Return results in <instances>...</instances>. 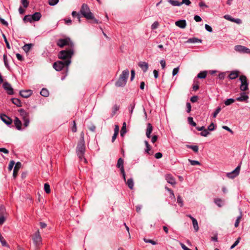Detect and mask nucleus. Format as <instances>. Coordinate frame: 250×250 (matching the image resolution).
<instances>
[{"mask_svg": "<svg viewBox=\"0 0 250 250\" xmlns=\"http://www.w3.org/2000/svg\"><path fill=\"white\" fill-rule=\"evenodd\" d=\"M81 14L87 20H93L94 22L98 23L97 20L95 19L93 14L90 12L88 5L86 4H83L82 6L81 10Z\"/></svg>", "mask_w": 250, "mask_h": 250, "instance_id": "nucleus-1", "label": "nucleus"}, {"mask_svg": "<svg viewBox=\"0 0 250 250\" xmlns=\"http://www.w3.org/2000/svg\"><path fill=\"white\" fill-rule=\"evenodd\" d=\"M73 47H70L68 49L62 50L58 53V58L63 61H71V59L73 55Z\"/></svg>", "mask_w": 250, "mask_h": 250, "instance_id": "nucleus-2", "label": "nucleus"}, {"mask_svg": "<svg viewBox=\"0 0 250 250\" xmlns=\"http://www.w3.org/2000/svg\"><path fill=\"white\" fill-rule=\"evenodd\" d=\"M129 76V71L128 69L124 70L120 75L119 79L115 83L117 87H124L126 83L127 80Z\"/></svg>", "mask_w": 250, "mask_h": 250, "instance_id": "nucleus-3", "label": "nucleus"}, {"mask_svg": "<svg viewBox=\"0 0 250 250\" xmlns=\"http://www.w3.org/2000/svg\"><path fill=\"white\" fill-rule=\"evenodd\" d=\"M85 150V142L84 139V133L82 132L80 134V139L76 148L77 154H84Z\"/></svg>", "mask_w": 250, "mask_h": 250, "instance_id": "nucleus-4", "label": "nucleus"}, {"mask_svg": "<svg viewBox=\"0 0 250 250\" xmlns=\"http://www.w3.org/2000/svg\"><path fill=\"white\" fill-rule=\"evenodd\" d=\"M71 63V61H58L55 62L53 64V68L57 71H61L63 68L66 67L68 70V67Z\"/></svg>", "mask_w": 250, "mask_h": 250, "instance_id": "nucleus-5", "label": "nucleus"}, {"mask_svg": "<svg viewBox=\"0 0 250 250\" xmlns=\"http://www.w3.org/2000/svg\"><path fill=\"white\" fill-rule=\"evenodd\" d=\"M20 113V116L23 122V126L27 127L30 123V115L29 113L26 112L23 109H20L18 110Z\"/></svg>", "mask_w": 250, "mask_h": 250, "instance_id": "nucleus-6", "label": "nucleus"}, {"mask_svg": "<svg viewBox=\"0 0 250 250\" xmlns=\"http://www.w3.org/2000/svg\"><path fill=\"white\" fill-rule=\"evenodd\" d=\"M56 44L61 48L66 45L69 46V48L74 47V44L69 38L60 39L57 41Z\"/></svg>", "mask_w": 250, "mask_h": 250, "instance_id": "nucleus-7", "label": "nucleus"}, {"mask_svg": "<svg viewBox=\"0 0 250 250\" xmlns=\"http://www.w3.org/2000/svg\"><path fill=\"white\" fill-rule=\"evenodd\" d=\"M33 241L35 247H40L42 245V238L39 230L35 233L33 237Z\"/></svg>", "mask_w": 250, "mask_h": 250, "instance_id": "nucleus-8", "label": "nucleus"}, {"mask_svg": "<svg viewBox=\"0 0 250 250\" xmlns=\"http://www.w3.org/2000/svg\"><path fill=\"white\" fill-rule=\"evenodd\" d=\"M240 80L241 83V84L240 85V89L241 91H245L248 89V85L249 83L247 81V78L245 75H241L240 77Z\"/></svg>", "mask_w": 250, "mask_h": 250, "instance_id": "nucleus-9", "label": "nucleus"}, {"mask_svg": "<svg viewBox=\"0 0 250 250\" xmlns=\"http://www.w3.org/2000/svg\"><path fill=\"white\" fill-rule=\"evenodd\" d=\"M240 170V166H238L232 171L228 173L227 176L230 179H233L238 175Z\"/></svg>", "mask_w": 250, "mask_h": 250, "instance_id": "nucleus-10", "label": "nucleus"}, {"mask_svg": "<svg viewBox=\"0 0 250 250\" xmlns=\"http://www.w3.org/2000/svg\"><path fill=\"white\" fill-rule=\"evenodd\" d=\"M117 167L120 168L121 172L123 175V177L125 180V174L124 167V160L122 158H120L118 159L117 164Z\"/></svg>", "mask_w": 250, "mask_h": 250, "instance_id": "nucleus-11", "label": "nucleus"}, {"mask_svg": "<svg viewBox=\"0 0 250 250\" xmlns=\"http://www.w3.org/2000/svg\"><path fill=\"white\" fill-rule=\"evenodd\" d=\"M234 49L236 51L240 53H246L250 54V49L244 46L237 45L235 46Z\"/></svg>", "mask_w": 250, "mask_h": 250, "instance_id": "nucleus-12", "label": "nucleus"}, {"mask_svg": "<svg viewBox=\"0 0 250 250\" xmlns=\"http://www.w3.org/2000/svg\"><path fill=\"white\" fill-rule=\"evenodd\" d=\"M3 88L6 91L9 95H13L14 94L13 89L10 83L7 82H4L3 84Z\"/></svg>", "mask_w": 250, "mask_h": 250, "instance_id": "nucleus-13", "label": "nucleus"}, {"mask_svg": "<svg viewBox=\"0 0 250 250\" xmlns=\"http://www.w3.org/2000/svg\"><path fill=\"white\" fill-rule=\"evenodd\" d=\"M165 179L172 186H174L176 184V181L174 178L170 174H167L165 175Z\"/></svg>", "mask_w": 250, "mask_h": 250, "instance_id": "nucleus-14", "label": "nucleus"}, {"mask_svg": "<svg viewBox=\"0 0 250 250\" xmlns=\"http://www.w3.org/2000/svg\"><path fill=\"white\" fill-rule=\"evenodd\" d=\"M0 119L7 125H11L12 122V119L5 114H1Z\"/></svg>", "mask_w": 250, "mask_h": 250, "instance_id": "nucleus-15", "label": "nucleus"}, {"mask_svg": "<svg viewBox=\"0 0 250 250\" xmlns=\"http://www.w3.org/2000/svg\"><path fill=\"white\" fill-rule=\"evenodd\" d=\"M32 94V91L31 90H21L20 92V95L23 98H28Z\"/></svg>", "mask_w": 250, "mask_h": 250, "instance_id": "nucleus-16", "label": "nucleus"}, {"mask_svg": "<svg viewBox=\"0 0 250 250\" xmlns=\"http://www.w3.org/2000/svg\"><path fill=\"white\" fill-rule=\"evenodd\" d=\"M139 66L142 69L144 72H146L148 68V64L145 62H140L138 63Z\"/></svg>", "mask_w": 250, "mask_h": 250, "instance_id": "nucleus-17", "label": "nucleus"}, {"mask_svg": "<svg viewBox=\"0 0 250 250\" xmlns=\"http://www.w3.org/2000/svg\"><path fill=\"white\" fill-rule=\"evenodd\" d=\"M249 99V96L246 94L245 92H242L240 94V96L237 97L236 100L240 102L246 101Z\"/></svg>", "mask_w": 250, "mask_h": 250, "instance_id": "nucleus-18", "label": "nucleus"}, {"mask_svg": "<svg viewBox=\"0 0 250 250\" xmlns=\"http://www.w3.org/2000/svg\"><path fill=\"white\" fill-rule=\"evenodd\" d=\"M21 163L20 162H17L14 167L13 176L14 177H16L18 174V172L20 167H21Z\"/></svg>", "mask_w": 250, "mask_h": 250, "instance_id": "nucleus-19", "label": "nucleus"}, {"mask_svg": "<svg viewBox=\"0 0 250 250\" xmlns=\"http://www.w3.org/2000/svg\"><path fill=\"white\" fill-rule=\"evenodd\" d=\"M14 123L18 130H21V122L18 117H15L14 120Z\"/></svg>", "mask_w": 250, "mask_h": 250, "instance_id": "nucleus-20", "label": "nucleus"}, {"mask_svg": "<svg viewBox=\"0 0 250 250\" xmlns=\"http://www.w3.org/2000/svg\"><path fill=\"white\" fill-rule=\"evenodd\" d=\"M175 24L176 26H178L180 28H184L186 26L187 23L186 20H183L176 21Z\"/></svg>", "mask_w": 250, "mask_h": 250, "instance_id": "nucleus-21", "label": "nucleus"}, {"mask_svg": "<svg viewBox=\"0 0 250 250\" xmlns=\"http://www.w3.org/2000/svg\"><path fill=\"white\" fill-rule=\"evenodd\" d=\"M239 76V71H231L229 75V78L230 80H234L237 78Z\"/></svg>", "mask_w": 250, "mask_h": 250, "instance_id": "nucleus-22", "label": "nucleus"}, {"mask_svg": "<svg viewBox=\"0 0 250 250\" xmlns=\"http://www.w3.org/2000/svg\"><path fill=\"white\" fill-rule=\"evenodd\" d=\"M32 17L31 18L33 21H38L41 18L42 15L40 12H36L32 15Z\"/></svg>", "mask_w": 250, "mask_h": 250, "instance_id": "nucleus-23", "label": "nucleus"}, {"mask_svg": "<svg viewBox=\"0 0 250 250\" xmlns=\"http://www.w3.org/2000/svg\"><path fill=\"white\" fill-rule=\"evenodd\" d=\"M11 101L13 104L18 107L21 106V101L18 98H12Z\"/></svg>", "mask_w": 250, "mask_h": 250, "instance_id": "nucleus-24", "label": "nucleus"}, {"mask_svg": "<svg viewBox=\"0 0 250 250\" xmlns=\"http://www.w3.org/2000/svg\"><path fill=\"white\" fill-rule=\"evenodd\" d=\"M126 185L130 189H133L134 186V182L133 179L132 178L128 179L126 182Z\"/></svg>", "mask_w": 250, "mask_h": 250, "instance_id": "nucleus-25", "label": "nucleus"}, {"mask_svg": "<svg viewBox=\"0 0 250 250\" xmlns=\"http://www.w3.org/2000/svg\"><path fill=\"white\" fill-rule=\"evenodd\" d=\"M192 224L193 226L194 229L196 232L198 231L199 230L198 224L197 220L195 218L192 219Z\"/></svg>", "mask_w": 250, "mask_h": 250, "instance_id": "nucleus-26", "label": "nucleus"}, {"mask_svg": "<svg viewBox=\"0 0 250 250\" xmlns=\"http://www.w3.org/2000/svg\"><path fill=\"white\" fill-rule=\"evenodd\" d=\"M187 42L188 43H196L198 42H201L202 40L196 38H192L189 39Z\"/></svg>", "mask_w": 250, "mask_h": 250, "instance_id": "nucleus-27", "label": "nucleus"}, {"mask_svg": "<svg viewBox=\"0 0 250 250\" xmlns=\"http://www.w3.org/2000/svg\"><path fill=\"white\" fill-rule=\"evenodd\" d=\"M32 46L33 44L31 43L26 44L23 46L22 48L25 52H27L31 49Z\"/></svg>", "mask_w": 250, "mask_h": 250, "instance_id": "nucleus-28", "label": "nucleus"}, {"mask_svg": "<svg viewBox=\"0 0 250 250\" xmlns=\"http://www.w3.org/2000/svg\"><path fill=\"white\" fill-rule=\"evenodd\" d=\"M126 132V123H125V122H124L123 126H122L121 130V136L123 137Z\"/></svg>", "mask_w": 250, "mask_h": 250, "instance_id": "nucleus-29", "label": "nucleus"}, {"mask_svg": "<svg viewBox=\"0 0 250 250\" xmlns=\"http://www.w3.org/2000/svg\"><path fill=\"white\" fill-rule=\"evenodd\" d=\"M168 2L173 6H180L181 3L180 2L175 0H168Z\"/></svg>", "mask_w": 250, "mask_h": 250, "instance_id": "nucleus-30", "label": "nucleus"}, {"mask_svg": "<svg viewBox=\"0 0 250 250\" xmlns=\"http://www.w3.org/2000/svg\"><path fill=\"white\" fill-rule=\"evenodd\" d=\"M40 94L43 97H47L49 95V92L46 88H42L40 92Z\"/></svg>", "mask_w": 250, "mask_h": 250, "instance_id": "nucleus-31", "label": "nucleus"}, {"mask_svg": "<svg viewBox=\"0 0 250 250\" xmlns=\"http://www.w3.org/2000/svg\"><path fill=\"white\" fill-rule=\"evenodd\" d=\"M207 72L206 71L200 72L197 75V77L200 79H204L207 76Z\"/></svg>", "mask_w": 250, "mask_h": 250, "instance_id": "nucleus-32", "label": "nucleus"}, {"mask_svg": "<svg viewBox=\"0 0 250 250\" xmlns=\"http://www.w3.org/2000/svg\"><path fill=\"white\" fill-rule=\"evenodd\" d=\"M31 17H32V15H26L23 18V21L25 22H31L32 21H33V20L32 19Z\"/></svg>", "mask_w": 250, "mask_h": 250, "instance_id": "nucleus-33", "label": "nucleus"}, {"mask_svg": "<svg viewBox=\"0 0 250 250\" xmlns=\"http://www.w3.org/2000/svg\"><path fill=\"white\" fill-rule=\"evenodd\" d=\"M214 202L215 204L218 206L219 207H221L222 206V200L220 198H216L214 199Z\"/></svg>", "mask_w": 250, "mask_h": 250, "instance_id": "nucleus-34", "label": "nucleus"}, {"mask_svg": "<svg viewBox=\"0 0 250 250\" xmlns=\"http://www.w3.org/2000/svg\"><path fill=\"white\" fill-rule=\"evenodd\" d=\"M242 212H241L240 215L237 217V218L236 220L235 224H234V226L236 228L238 227L240 222V220L242 219Z\"/></svg>", "mask_w": 250, "mask_h": 250, "instance_id": "nucleus-35", "label": "nucleus"}, {"mask_svg": "<svg viewBox=\"0 0 250 250\" xmlns=\"http://www.w3.org/2000/svg\"><path fill=\"white\" fill-rule=\"evenodd\" d=\"M187 147L188 148L192 149L195 152H198V151L199 148L198 146L187 145Z\"/></svg>", "mask_w": 250, "mask_h": 250, "instance_id": "nucleus-36", "label": "nucleus"}, {"mask_svg": "<svg viewBox=\"0 0 250 250\" xmlns=\"http://www.w3.org/2000/svg\"><path fill=\"white\" fill-rule=\"evenodd\" d=\"M235 101V100L232 98L228 99L227 100H226L224 102V104L226 105H229L234 103Z\"/></svg>", "mask_w": 250, "mask_h": 250, "instance_id": "nucleus-37", "label": "nucleus"}, {"mask_svg": "<svg viewBox=\"0 0 250 250\" xmlns=\"http://www.w3.org/2000/svg\"><path fill=\"white\" fill-rule=\"evenodd\" d=\"M44 190L46 193H49L50 192V186L48 184H44Z\"/></svg>", "mask_w": 250, "mask_h": 250, "instance_id": "nucleus-38", "label": "nucleus"}, {"mask_svg": "<svg viewBox=\"0 0 250 250\" xmlns=\"http://www.w3.org/2000/svg\"><path fill=\"white\" fill-rule=\"evenodd\" d=\"M188 123L193 126H195L196 125V124L195 122H194L193 121V118L192 117H189L188 118Z\"/></svg>", "mask_w": 250, "mask_h": 250, "instance_id": "nucleus-39", "label": "nucleus"}, {"mask_svg": "<svg viewBox=\"0 0 250 250\" xmlns=\"http://www.w3.org/2000/svg\"><path fill=\"white\" fill-rule=\"evenodd\" d=\"M188 161L190 162V164L192 166H195V165H200V163L196 160H192L190 159H188Z\"/></svg>", "mask_w": 250, "mask_h": 250, "instance_id": "nucleus-40", "label": "nucleus"}, {"mask_svg": "<svg viewBox=\"0 0 250 250\" xmlns=\"http://www.w3.org/2000/svg\"><path fill=\"white\" fill-rule=\"evenodd\" d=\"M134 107H135V104L134 103H132V104H130L129 105V106H128V110L131 115L133 113Z\"/></svg>", "mask_w": 250, "mask_h": 250, "instance_id": "nucleus-41", "label": "nucleus"}, {"mask_svg": "<svg viewBox=\"0 0 250 250\" xmlns=\"http://www.w3.org/2000/svg\"><path fill=\"white\" fill-rule=\"evenodd\" d=\"M221 107L220 106H218L215 110V111L214 112V113H213V118H215L217 115H218V114L220 112V111H221Z\"/></svg>", "mask_w": 250, "mask_h": 250, "instance_id": "nucleus-42", "label": "nucleus"}, {"mask_svg": "<svg viewBox=\"0 0 250 250\" xmlns=\"http://www.w3.org/2000/svg\"><path fill=\"white\" fill-rule=\"evenodd\" d=\"M209 134V132L205 128L200 133L201 135L204 137H207Z\"/></svg>", "mask_w": 250, "mask_h": 250, "instance_id": "nucleus-43", "label": "nucleus"}, {"mask_svg": "<svg viewBox=\"0 0 250 250\" xmlns=\"http://www.w3.org/2000/svg\"><path fill=\"white\" fill-rule=\"evenodd\" d=\"M59 0H48V4L51 6L57 4Z\"/></svg>", "mask_w": 250, "mask_h": 250, "instance_id": "nucleus-44", "label": "nucleus"}, {"mask_svg": "<svg viewBox=\"0 0 250 250\" xmlns=\"http://www.w3.org/2000/svg\"><path fill=\"white\" fill-rule=\"evenodd\" d=\"M152 130H153V126H152V125H151V124L148 123L147 124L146 132H147L148 133H151Z\"/></svg>", "mask_w": 250, "mask_h": 250, "instance_id": "nucleus-45", "label": "nucleus"}, {"mask_svg": "<svg viewBox=\"0 0 250 250\" xmlns=\"http://www.w3.org/2000/svg\"><path fill=\"white\" fill-rule=\"evenodd\" d=\"M177 203H178L180 207H183V201L180 195L178 196L177 197Z\"/></svg>", "mask_w": 250, "mask_h": 250, "instance_id": "nucleus-46", "label": "nucleus"}, {"mask_svg": "<svg viewBox=\"0 0 250 250\" xmlns=\"http://www.w3.org/2000/svg\"><path fill=\"white\" fill-rule=\"evenodd\" d=\"M77 155L78 156L80 160L81 161H83L84 163L85 164L87 163V161H86V159L84 157V154H82V155H80V154H77Z\"/></svg>", "mask_w": 250, "mask_h": 250, "instance_id": "nucleus-47", "label": "nucleus"}, {"mask_svg": "<svg viewBox=\"0 0 250 250\" xmlns=\"http://www.w3.org/2000/svg\"><path fill=\"white\" fill-rule=\"evenodd\" d=\"M119 108H120L119 106L117 105V104H115L114 105L113 111H112V116H113L116 113V112L118 110H119Z\"/></svg>", "mask_w": 250, "mask_h": 250, "instance_id": "nucleus-48", "label": "nucleus"}, {"mask_svg": "<svg viewBox=\"0 0 250 250\" xmlns=\"http://www.w3.org/2000/svg\"><path fill=\"white\" fill-rule=\"evenodd\" d=\"M2 36L3 37L4 42H5L6 43V45L7 48H8V49H10V44H9L8 41L7 40V39H6V37L5 35L4 34H2Z\"/></svg>", "mask_w": 250, "mask_h": 250, "instance_id": "nucleus-49", "label": "nucleus"}, {"mask_svg": "<svg viewBox=\"0 0 250 250\" xmlns=\"http://www.w3.org/2000/svg\"><path fill=\"white\" fill-rule=\"evenodd\" d=\"M5 221L4 215L0 214V225H2Z\"/></svg>", "mask_w": 250, "mask_h": 250, "instance_id": "nucleus-50", "label": "nucleus"}, {"mask_svg": "<svg viewBox=\"0 0 250 250\" xmlns=\"http://www.w3.org/2000/svg\"><path fill=\"white\" fill-rule=\"evenodd\" d=\"M3 59L4 63V64H5V66L6 67H8V61H7L6 55H5V54L3 55Z\"/></svg>", "mask_w": 250, "mask_h": 250, "instance_id": "nucleus-51", "label": "nucleus"}, {"mask_svg": "<svg viewBox=\"0 0 250 250\" xmlns=\"http://www.w3.org/2000/svg\"><path fill=\"white\" fill-rule=\"evenodd\" d=\"M21 3L24 8H27L29 5V2L27 0H21Z\"/></svg>", "mask_w": 250, "mask_h": 250, "instance_id": "nucleus-52", "label": "nucleus"}, {"mask_svg": "<svg viewBox=\"0 0 250 250\" xmlns=\"http://www.w3.org/2000/svg\"><path fill=\"white\" fill-rule=\"evenodd\" d=\"M14 165H15V162L13 160L11 161L10 162V163L9 164L8 167L9 170L11 171Z\"/></svg>", "mask_w": 250, "mask_h": 250, "instance_id": "nucleus-53", "label": "nucleus"}, {"mask_svg": "<svg viewBox=\"0 0 250 250\" xmlns=\"http://www.w3.org/2000/svg\"><path fill=\"white\" fill-rule=\"evenodd\" d=\"M159 26V23L158 21H155L152 25H151V29H155L158 27Z\"/></svg>", "mask_w": 250, "mask_h": 250, "instance_id": "nucleus-54", "label": "nucleus"}, {"mask_svg": "<svg viewBox=\"0 0 250 250\" xmlns=\"http://www.w3.org/2000/svg\"><path fill=\"white\" fill-rule=\"evenodd\" d=\"M181 5L183 4H185L186 5H189L191 4V2L189 0H182L181 2H180Z\"/></svg>", "mask_w": 250, "mask_h": 250, "instance_id": "nucleus-55", "label": "nucleus"}, {"mask_svg": "<svg viewBox=\"0 0 250 250\" xmlns=\"http://www.w3.org/2000/svg\"><path fill=\"white\" fill-rule=\"evenodd\" d=\"M144 241L146 242V243H151L152 244V245H155L157 244V243L152 240H150V239H146V238L144 239Z\"/></svg>", "mask_w": 250, "mask_h": 250, "instance_id": "nucleus-56", "label": "nucleus"}, {"mask_svg": "<svg viewBox=\"0 0 250 250\" xmlns=\"http://www.w3.org/2000/svg\"><path fill=\"white\" fill-rule=\"evenodd\" d=\"M5 213V209L3 206L0 207V214L4 215Z\"/></svg>", "mask_w": 250, "mask_h": 250, "instance_id": "nucleus-57", "label": "nucleus"}, {"mask_svg": "<svg viewBox=\"0 0 250 250\" xmlns=\"http://www.w3.org/2000/svg\"><path fill=\"white\" fill-rule=\"evenodd\" d=\"M73 125L72 127V131L73 132H76L77 131V126L75 121H73Z\"/></svg>", "mask_w": 250, "mask_h": 250, "instance_id": "nucleus-58", "label": "nucleus"}, {"mask_svg": "<svg viewBox=\"0 0 250 250\" xmlns=\"http://www.w3.org/2000/svg\"><path fill=\"white\" fill-rule=\"evenodd\" d=\"M186 106H187V112L189 113L191 111V106L190 104L189 103H187L186 104Z\"/></svg>", "mask_w": 250, "mask_h": 250, "instance_id": "nucleus-59", "label": "nucleus"}, {"mask_svg": "<svg viewBox=\"0 0 250 250\" xmlns=\"http://www.w3.org/2000/svg\"><path fill=\"white\" fill-rule=\"evenodd\" d=\"M224 18L231 21H233L234 19V18H232L229 15H225Z\"/></svg>", "mask_w": 250, "mask_h": 250, "instance_id": "nucleus-60", "label": "nucleus"}, {"mask_svg": "<svg viewBox=\"0 0 250 250\" xmlns=\"http://www.w3.org/2000/svg\"><path fill=\"white\" fill-rule=\"evenodd\" d=\"M205 29L208 32H211L212 31V29L211 26L209 25L206 24L205 26Z\"/></svg>", "mask_w": 250, "mask_h": 250, "instance_id": "nucleus-61", "label": "nucleus"}, {"mask_svg": "<svg viewBox=\"0 0 250 250\" xmlns=\"http://www.w3.org/2000/svg\"><path fill=\"white\" fill-rule=\"evenodd\" d=\"M225 73H224V72L220 73L218 75V78L220 80H223L225 78Z\"/></svg>", "mask_w": 250, "mask_h": 250, "instance_id": "nucleus-62", "label": "nucleus"}, {"mask_svg": "<svg viewBox=\"0 0 250 250\" xmlns=\"http://www.w3.org/2000/svg\"><path fill=\"white\" fill-rule=\"evenodd\" d=\"M208 130L209 131H213L214 130V125L213 123H211L210 125L208 126Z\"/></svg>", "mask_w": 250, "mask_h": 250, "instance_id": "nucleus-63", "label": "nucleus"}, {"mask_svg": "<svg viewBox=\"0 0 250 250\" xmlns=\"http://www.w3.org/2000/svg\"><path fill=\"white\" fill-rule=\"evenodd\" d=\"M0 21L4 25L8 26V22L1 17H0Z\"/></svg>", "mask_w": 250, "mask_h": 250, "instance_id": "nucleus-64", "label": "nucleus"}]
</instances>
